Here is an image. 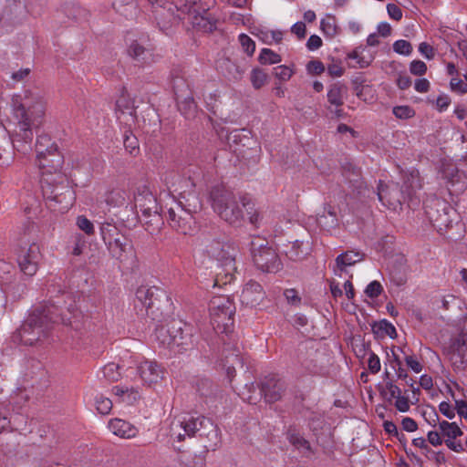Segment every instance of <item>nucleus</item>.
<instances>
[{"label": "nucleus", "instance_id": "3c124183", "mask_svg": "<svg viewBox=\"0 0 467 467\" xmlns=\"http://www.w3.org/2000/svg\"><path fill=\"white\" fill-rule=\"evenodd\" d=\"M77 225L81 231H83L88 235H91L95 232L92 222L84 215L77 217Z\"/></svg>", "mask_w": 467, "mask_h": 467}, {"label": "nucleus", "instance_id": "864d4df0", "mask_svg": "<svg viewBox=\"0 0 467 467\" xmlns=\"http://www.w3.org/2000/svg\"><path fill=\"white\" fill-rule=\"evenodd\" d=\"M304 368L313 375L321 374L324 370V368L321 364L318 363L317 358L306 359L303 363Z\"/></svg>", "mask_w": 467, "mask_h": 467}, {"label": "nucleus", "instance_id": "cd10ccee", "mask_svg": "<svg viewBox=\"0 0 467 467\" xmlns=\"http://www.w3.org/2000/svg\"><path fill=\"white\" fill-rule=\"evenodd\" d=\"M135 113L134 102L128 95L122 94L116 101L117 117L120 119L121 115H128L129 119L126 121H134L136 118Z\"/></svg>", "mask_w": 467, "mask_h": 467}, {"label": "nucleus", "instance_id": "dca6fc26", "mask_svg": "<svg viewBox=\"0 0 467 467\" xmlns=\"http://www.w3.org/2000/svg\"><path fill=\"white\" fill-rule=\"evenodd\" d=\"M133 202L140 213L152 212L154 210H162L164 204L160 203L155 195L146 183H140L136 186L133 192Z\"/></svg>", "mask_w": 467, "mask_h": 467}, {"label": "nucleus", "instance_id": "c756f323", "mask_svg": "<svg viewBox=\"0 0 467 467\" xmlns=\"http://www.w3.org/2000/svg\"><path fill=\"white\" fill-rule=\"evenodd\" d=\"M317 223L327 229L337 227L339 222L335 209L329 204L325 205L323 213L317 217Z\"/></svg>", "mask_w": 467, "mask_h": 467}, {"label": "nucleus", "instance_id": "6e6d98bb", "mask_svg": "<svg viewBox=\"0 0 467 467\" xmlns=\"http://www.w3.org/2000/svg\"><path fill=\"white\" fill-rule=\"evenodd\" d=\"M368 368L372 374H377L380 371L379 358L372 351L368 352Z\"/></svg>", "mask_w": 467, "mask_h": 467}, {"label": "nucleus", "instance_id": "58836bf2", "mask_svg": "<svg viewBox=\"0 0 467 467\" xmlns=\"http://www.w3.org/2000/svg\"><path fill=\"white\" fill-rule=\"evenodd\" d=\"M181 461L184 464L185 467H204L205 466V458L202 455L197 454H182L181 456Z\"/></svg>", "mask_w": 467, "mask_h": 467}, {"label": "nucleus", "instance_id": "69168bd1", "mask_svg": "<svg viewBox=\"0 0 467 467\" xmlns=\"http://www.w3.org/2000/svg\"><path fill=\"white\" fill-rule=\"evenodd\" d=\"M439 410L448 419L451 420L455 417V409L446 401H442L439 405Z\"/></svg>", "mask_w": 467, "mask_h": 467}, {"label": "nucleus", "instance_id": "774afa93", "mask_svg": "<svg viewBox=\"0 0 467 467\" xmlns=\"http://www.w3.org/2000/svg\"><path fill=\"white\" fill-rule=\"evenodd\" d=\"M450 84L453 91H458L462 94L467 92V84L464 83L462 79L452 78Z\"/></svg>", "mask_w": 467, "mask_h": 467}, {"label": "nucleus", "instance_id": "4468645a", "mask_svg": "<svg viewBox=\"0 0 467 467\" xmlns=\"http://www.w3.org/2000/svg\"><path fill=\"white\" fill-rule=\"evenodd\" d=\"M110 228L116 231V228L109 223H104L101 226L102 238L105 242L108 241V248L115 258L120 262L127 261L133 255L132 242L125 235L119 234H117L116 237L112 238Z\"/></svg>", "mask_w": 467, "mask_h": 467}, {"label": "nucleus", "instance_id": "39448f33", "mask_svg": "<svg viewBox=\"0 0 467 467\" xmlns=\"http://www.w3.org/2000/svg\"><path fill=\"white\" fill-rule=\"evenodd\" d=\"M168 201L164 203L166 209V220L170 227L181 234H192L197 230V223L194 214L201 209V204L196 196H192V202L180 195L179 199L167 194Z\"/></svg>", "mask_w": 467, "mask_h": 467}, {"label": "nucleus", "instance_id": "a18cd8bd", "mask_svg": "<svg viewBox=\"0 0 467 467\" xmlns=\"http://www.w3.org/2000/svg\"><path fill=\"white\" fill-rule=\"evenodd\" d=\"M256 390V387L254 386V384L252 382L250 384L246 383L243 389H240V391L238 392V395L245 401L251 403V404H255L256 401L258 400V398L257 397H254L253 395L254 392H255Z\"/></svg>", "mask_w": 467, "mask_h": 467}, {"label": "nucleus", "instance_id": "423d86ee", "mask_svg": "<svg viewBox=\"0 0 467 467\" xmlns=\"http://www.w3.org/2000/svg\"><path fill=\"white\" fill-rule=\"evenodd\" d=\"M42 192L48 207L59 213H66L73 205L75 192L65 174L57 173L51 178H41Z\"/></svg>", "mask_w": 467, "mask_h": 467}, {"label": "nucleus", "instance_id": "2f4dec72", "mask_svg": "<svg viewBox=\"0 0 467 467\" xmlns=\"http://www.w3.org/2000/svg\"><path fill=\"white\" fill-rule=\"evenodd\" d=\"M128 198V192L124 189L117 188L106 194L105 202L109 206L120 207L126 203Z\"/></svg>", "mask_w": 467, "mask_h": 467}, {"label": "nucleus", "instance_id": "aec40b11", "mask_svg": "<svg viewBox=\"0 0 467 467\" xmlns=\"http://www.w3.org/2000/svg\"><path fill=\"white\" fill-rule=\"evenodd\" d=\"M265 297V292L262 285L253 280L247 282L240 295L241 303L249 307L259 306Z\"/></svg>", "mask_w": 467, "mask_h": 467}, {"label": "nucleus", "instance_id": "2eb2a0df", "mask_svg": "<svg viewBox=\"0 0 467 467\" xmlns=\"http://www.w3.org/2000/svg\"><path fill=\"white\" fill-rule=\"evenodd\" d=\"M41 259L40 246L35 242L20 246L17 251V263L26 275L33 276L36 273Z\"/></svg>", "mask_w": 467, "mask_h": 467}, {"label": "nucleus", "instance_id": "f257e3e1", "mask_svg": "<svg viewBox=\"0 0 467 467\" xmlns=\"http://www.w3.org/2000/svg\"><path fill=\"white\" fill-rule=\"evenodd\" d=\"M69 304L66 307L69 316L58 306L59 302L43 305L34 309L17 330L20 341L27 346L44 342L49 336L55 323L71 325V317H76L78 308L69 294L66 295Z\"/></svg>", "mask_w": 467, "mask_h": 467}, {"label": "nucleus", "instance_id": "13d9d810", "mask_svg": "<svg viewBox=\"0 0 467 467\" xmlns=\"http://www.w3.org/2000/svg\"><path fill=\"white\" fill-rule=\"evenodd\" d=\"M382 292V285L378 281H372L369 283L366 289L365 293L366 295L370 298L378 297Z\"/></svg>", "mask_w": 467, "mask_h": 467}, {"label": "nucleus", "instance_id": "9b49d317", "mask_svg": "<svg viewBox=\"0 0 467 467\" xmlns=\"http://www.w3.org/2000/svg\"><path fill=\"white\" fill-rule=\"evenodd\" d=\"M454 371H464L467 366V316L462 320L459 332L450 338L445 348Z\"/></svg>", "mask_w": 467, "mask_h": 467}, {"label": "nucleus", "instance_id": "393cba45", "mask_svg": "<svg viewBox=\"0 0 467 467\" xmlns=\"http://www.w3.org/2000/svg\"><path fill=\"white\" fill-rule=\"evenodd\" d=\"M364 254L358 251H346L338 254L336 258L335 266L333 267L336 275H341L342 272L346 271L348 266H352L355 264L364 259Z\"/></svg>", "mask_w": 467, "mask_h": 467}, {"label": "nucleus", "instance_id": "e433bc0d", "mask_svg": "<svg viewBox=\"0 0 467 467\" xmlns=\"http://www.w3.org/2000/svg\"><path fill=\"white\" fill-rule=\"evenodd\" d=\"M363 51H364V48L358 47L348 55V57L349 59H355L357 61L358 67L359 68L368 67L373 61V57L372 56H369L368 57H364L362 55Z\"/></svg>", "mask_w": 467, "mask_h": 467}, {"label": "nucleus", "instance_id": "de8ad7c7", "mask_svg": "<svg viewBox=\"0 0 467 467\" xmlns=\"http://www.w3.org/2000/svg\"><path fill=\"white\" fill-rule=\"evenodd\" d=\"M96 409L102 415H108L112 410V401L103 395H99L95 400Z\"/></svg>", "mask_w": 467, "mask_h": 467}, {"label": "nucleus", "instance_id": "8fccbe9b", "mask_svg": "<svg viewBox=\"0 0 467 467\" xmlns=\"http://www.w3.org/2000/svg\"><path fill=\"white\" fill-rule=\"evenodd\" d=\"M393 50L398 54L409 56L412 52V46L409 41L400 39L394 42Z\"/></svg>", "mask_w": 467, "mask_h": 467}, {"label": "nucleus", "instance_id": "6ab92c4d", "mask_svg": "<svg viewBox=\"0 0 467 467\" xmlns=\"http://www.w3.org/2000/svg\"><path fill=\"white\" fill-rule=\"evenodd\" d=\"M64 163V157L59 151L50 154H45L43 157L36 158V164L41 170L42 178L47 176L49 178L62 173L61 169Z\"/></svg>", "mask_w": 467, "mask_h": 467}, {"label": "nucleus", "instance_id": "f8f14e48", "mask_svg": "<svg viewBox=\"0 0 467 467\" xmlns=\"http://www.w3.org/2000/svg\"><path fill=\"white\" fill-rule=\"evenodd\" d=\"M424 209L431 223L438 231L451 225L456 211L444 199L432 196L424 201Z\"/></svg>", "mask_w": 467, "mask_h": 467}, {"label": "nucleus", "instance_id": "bf43d9fd", "mask_svg": "<svg viewBox=\"0 0 467 467\" xmlns=\"http://www.w3.org/2000/svg\"><path fill=\"white\" fill-rule=\"evenodd\" d=\"M443 176L451 185H454V183L459 182L461 178V174L456 167H449L444 169Z\"/></svg>", "mask_w": 467, "mask_h": 467}, {"label": "nucleus", "instance_id": "09e8293b", "mask_svg": "<svg viewBox=\"0 0 467 467\" xmlns=\"http://www.w3.org/2000/svg\"><path fill=\"white\" fill-rule=\"evenodd\" d=\"M392 112L396 118L400 119H408L415 115L414 109L410 106H396Z\"/></svg>", "mask_w": 467, "mask_h": 467}, {"label": "nucleus", "instance_id": "a211bd4d", "mask_svg": "<svg viewBox=\"0 0 467 467\" xmlns=\"http://www.w3.org/2000/svg\"><path fill=\"white\" fill-rule=\"evenodd\" d=\"M285 389V381L275 376H269L262 382L258 395H264L266 402L274 403L281 400Z\"/></svg>", "mask_w": 467, "mask_h": 467}, {"label": "nucleus", "instance_id": "5701e85b", "mask_svg": "<svg viewBox=\"0 0 467 467\" xmlns=\"http://www.w3.org/2000/svg\"><path fill=\"white\" fill-rule=\"evenodd\" d=\"M163 214L166 215L164 207H162V210L141 213L140 219L145 230L153 235L159 234L164 225Z\"/></svg>", "mask_w": 467, "mask_h": 467}, {"label": "nucleus", "instance_id": "37998d69", "mask_svg": "<svg viewBox=\"0 0 467 467\" xmlns=\"http://www.w3.org/2000/svg\"><path fill=\"white\" fill-rule=\"evenodd\" d=\"M320 27L323 33L329 37H333L337 34V27L334 16H327L322 19Z\"/></svg>", "mask_w": 467, "mask_h": 467}, {"label": "nucleus", "instance_id": "0e129e2a", "mask_svg": "<svg viewBox=\"0 0 467 467\" xmlns=\"http://www.w3.org/2000/svg\"><path fill=\"white\" fill-rule=\"evenodd\" d=\"M12 269L13 266L10 264L5 261H0V280L3 282L10 281Z\"/></svg>", "mask_w": 467, "mask_h": 467}, {"label": "nucleus", "instance_id": "49530a36", "mask_svg": "<svg viewBox=\"0 0 467 467\" xmlns=\"http://www.w3.org/2000/svg\"><path fill=\"white\" fill-rule=\"evenodd\" d=\"M216 387L207 379H201L197 383V391L202 397H211Z\"/></svg>", "mask_w": 467, "mask_h": 467}, {"label": "nucleus", "instance_id": "a878e982", "mask_svg": "<svg viewBox=\"0 0 467 467\" xmlns=\"http://www.w3.org/2000/svg\"><path fill=\"white\" fill-rule=\"evenodd\" d=\"M180 327L175 326V320L168 323L165 326H160L155 329V339L164 348L171 349L173 333H178Z\"/></svg>", "mask_w": 467, "mask_h": 467}, {"label": "nucleus", "instance_id": "6e6552de", "mask_svg": "<svg viewBox=\"0 0 467 467\" xmlns=\"http://www.w3.org/2000/svg\"><path fill=\"white\" fill-rule=\"evenodd\" d=\"M213 211L230 224H238L244 219V212L234 193L223 185L213 186L210 192Z\"/></svg>", "mask_w": 467, "mask_h": 467}, {"label": "nucleus", "instance_id": "052dcab7", "mask_svg": "<svg viewBox=\"0 0 467 467\" xmlns=\"http://www.w3.org/2000/svg\"><path fill=\"white\" fill-rule=\"evenodd\" d=\"M410 71L415 76H422L427 71V66L421 60H413L410 65Z\"/></svg>", "mask_w": 467, "mask_h": 467}, {"label": "nucleus", "instance_id": "b1692460", "mask_svg": "<svg viewBox=\"0 0 467 467\" xmlns=\"http://www.w3.org/2000/svg\"><path fill=\"white\" fill-rule=\"evenodd\" d=\"M286 439L289 443L302 456L310 458L315 453V450L298 431L289 428L286 431Z\"/></svg>", "mask_w": 467, "mask_h": 467}, {"label": "nucleus", "instance_id": "1a4fd4ad", "mask_svg": "<svg viewBox=\"0 0 467 467\" xmlns=\"http://www.w3.org/2000/svg\"><path fill=\"white\" fill-rule=\"evenodd\" d=\"M136 297L144 306L147 316L157 322L170 312L172 305L167 292L157 286H140Z\"/></svg>", "mask_w": 467, "mask_h": 467}, {"label": "nucleus", "instance_id": "f03ea898", "mask_svg": "<svg viewBox=\"0 0 467 467\" xmlns=\"http://www.w3.org/2000/svg\"><path fill=\"white\" fill-rule=\"evenodd\" d=\"M13 117L16 126L12 140L14 149L23 153L31 150L32 129L40 125L45 114V101L38 93L26 91L12 99Z\"/></svg>", "mask_w": 467, "mask_h": 467}, {"label": "nucleus", "instance_id": "473e14b6", "mask_svg": "<svg viewBox=\"0 0 467 467\" xmlns=\"http://www.w3.org/2000/svg\"><path fill=\"white\" fill-rule=\"evenodd\" d=\"M240 202L242 206L246 210L249 223L256 228L260 227L263 217L262 214L256 209H254V203H252L251 201L246 197L240 198Z\"/></svg>", "mask_w": 467, "mask_h": 467}, {"label": "nucleus", "instance_id": "4d7b16f0", "mask_svg": "<svg viewBox=\"0 0 467 467\" xmlns=\"http://www.w3.org/2000/svg\"><path fill=\"white\" fill-rule=\"evenodd\" d=\"M124 147L130 154H136L139 151L137 138L133 135H125Z\"/></svg>", "mask_w": 467, "mask_h": 467}, {"label": "nucleus", "instance_id": "c9c22d12", "mask_svg": "<svg viewBox=\"0 0 467 467\" xmlns=\"http://www.w3.org/2000/svg\"><path fill=\"white\" fill-rule=\"evenodd\" d=\"M439 427L442 436L447 439L457 438L458 436L462 435V431L455 422L450 423L446 420H442L440 422Z\"/></svg>", "mask_w": 467, "mask_h": 467}, {"label": "nucleus", "instance_id": "4be33fe9", "mask_svg": "<svg viewBox=\"0 0 467 467\" xmlns=\"http://www.w3.org/2000/svg\"><path fill=\"white\" fill-rule=\"evenodd\" d=\"M181 84H182V79H174L173 88L178 109L186 118H191L195 114L197 106L190 93L186 96L182 94V90L180 89Z\"/></svg>", "mask_w": 467, "mask_h": 467}, {"label": "nucleus", "instance_id": "f704fd0d", "mask_svg": "<svg viewBox=\"0 0 467 467\" xmlns=\"http://www.w3.org/2000/svg\"><path fill=\"white\" fill-rule=\"evenodd\" d=\"M379 391L388 401H391L393 399L401 395L400 389L395 385L392 380H387L385 387L379 386Z\"/></svg>", "mask_w": 467, "mask_h": 467}, {"label": "nucleus", "instance_id": "20e7f679", "mask_svg": "<svg viewBox=\"0 0 467 467\" xmlns=\"http://www.w3.org/2000/svg\"><path fill=\"white\" fill-rule=\"evenodd\" d=\"M171 436L179 441L185 440V437H194L196 434L201 438H206L208 443L204 447L209 451H215L220 443V431L210 419L204 416H192L189 414L180 416L171 423Z\"/></svg>", "mask_w": 467, "mask_h": 467}, {"label": "nucleus", "instance_id": "9d476101", "mask_svg": "<svg viewBox=\"0 0 467 467\" xmlns=\"http://www.w3.org/2000/svg\"><path fill=\"white\" fill-rule=\"evenodd\" d=\"M235 306L227 296H215L210 302V317L213 329L227 334L234 325Z\"/></svg>", "mask_w": 467, "mask_h": 467}, {"label": "nucleus", "instance_id": "7ed1b4c3", "mask_svg": "<svg viewBox=\"0 0 467 467\" xmlns=\"http://www.w3.org/2000/svg\"><path fill=\"white\" fill-rule=\"evenodd\" d=\"M200 246L198 252L210 260L217 261L222 268V271L216 274L214 285L231 284L236 271L235 248L231 244L223 243L208 234L202 235Z\"/></svg>", "mask_w": 467, "mask_h": 467}, {"label": "nucleus", "instance_id": "c85d7f7f", "mask_svg": "<svg viewBox=\"0 0 467 467\" xmlns=\"http://www.w3.org/2000/svg\"><path fill=\"white\" fill-rule=\"evenodd\" d=\"M58 151L57 144L47 134L39 135L36 139V158L43 157L45 154H50Z\"/></svg>", "mask_w": 467, "mask_h": 467}, {"label": "nucleus", "instance_id": "ddd939ff", "mask_svg": "<svg viewBox=\"0 0 467 467\" xmlns=\"http://www.w3.org/2000/svg\"><path fill=\"white\" fill-rule=\"evenodd\" d=\"M251 254L256 267L263 272L275 273L281 268V261L276 252L266 240L255 236L251 241Z\"/></svg>", "mask_w": 467, "mask_h": 467}, {"label": "nucleus", "instance_id": "79ce46f5", "mask_svg": "<svg viewBox=\"0 0 467 467\" xmlns=\"http://www.w3.org/2000/svg\"><path fill=\"white\" fill-rule=\"evenodd\" d=\"M104 378L111 382L118 381L120 379L119 366L116 363H109L104 366L103 369Z\"/></svg>", "mask_w": 467, "mask_h": 467}, {"label": "nucleus", "instance_id": "a19ab883", "mask_svg": "<svg viewBox=\"0 0 467 467\" xmlns=\"http://www.w3.org/2000/svg\"><path fill=\"white\" fill-rule=\"evenodd\" d=\"M129 54L138 61H144L150 51L137 41H133L130 46Z\"/></svg>", "mask_w": 467, "mask_h": 467}, {"label": "nucleus", "instance_id": "603ef678", "mask_svg": "<svg viewBox=\"0 0 467 467\" xmlns=\"http://www.w3.org/2000/svg\"><path fill=\"white\" fill-rule=\"evenodd\" d=\"M239 42L244 51L248 55L252 56L255 50V44L253 39L245 34L239 36Z\"/></svg>", "mask_w": 467, "mask_h": 467}, {"label": "nucleus", "instance_id": "412c9836", "mask_svg": "<svg viewBox=\"0 0 467 467\" xmlns=\"http://www.w3.org/2000/svg\"><path fill=\"white\" fill-rule=\"evenodd\" d=\"M138 373L144 384L150 386L163 378L164 371L157 362L145 360L138 366Z\"/></svg>", "mask_w": 467, "mask_h": 467}, {"label": "nucleus", "instance_id": "c03bdc74", "mask_svg": "<svg viewBox=\"0 0 467 467\" xmlns=\"http://www.w3.org/2000/svg\"><path fill=\"white\" fill-rule=\"evenodd\" d=\"M267 74L261 68H254L251 73V82L254 88L259 89L265 85Z\"/></svg>", "mask_w": 467, "mask_h": 467}, {"label": "nucleus", "instance_id": "5fc2aeb1", "mask_svg": "<svg viewBox=\"0 0 467 467\" xmlns=\"http://www.w3.org/2000/svg\"><path fill=\"white\" fill-rule=\"evenodd\" d=\"M294 72L293 70L286 66H278L274 67V75L276 78L281 81H287L291 78Z\"/></svg>", "mask_w": 467, "mask_h": 467}, {"label": "nucleus", "instance_id": "0eeeda50", "mask_svg": "<svg viewBox=\"0 0 467 467\" xmlns=\"http://www.w3.org/2000/svg\"><path fill=\"white\" fill-rule=\"evenodd\" d=\"M422 187L421 179L418 171H411L404 177V182L400 189L397 183L385 185L379 183L378 188V197L382 202L385 201L389 205L395 206L401 204L406 201H413L417 191Z\"/></svg>", "mask_w": 467, "mask_h": 467}, {"label": "nucleus", "instance_id": "72a5a7b5", "mask_svg": "<svg viewBox=\"0 0 467 467\" xmlns=\"http://www.w3.org/2000/svg\"><path fill=\"white\" fill-rule=\"evenodd\" d=\"M112 391L116 396L121 397L122 401L128 402L130 404L133 403L140 398L139 392L132 388L129 389L115 386L113 387Z\"/></svg>", "mask_w": 467, "mask_h": 467}, {"label": "nucleus", "instance_id": "7c9ffc66", "mask_svg": "<svg viewBox=\"0 0 467 467\" xmlns=\"http://www.w3.org/2000/svg\"><path fill=\"white\" fill-rule=\"evenodd\" d=\"M347 91L348 88L341 83L337 82L331 85L327 92L328 102L336 108L341 107L344 104V96Z\"/></svg>", "mask_w": 467, "mask_h": 467}, {"label": "nucleus", "instance_id": "e2e57ef3", "mask_svg": "<svg viewBox=\"0 0 467 467\" xmlns=\"http://www.w3.org/2000/svg\"><path fill=\"white\" fill-rule=\"evenodd\" d=\"M306 69L310 74L320 75L325 71V67L319 60H310L306 65Z\"/></svg>", "mask_w": 467, "mask_h": 467}, {"label": "nucleus", "instance_id": "680f3d73", "mask_svg": "<svg viewBox=\"0 0 467 467\" xmlns=\"http://www.w3.org/2000/svg\"><path fill=\"white\" fill-rule=\"evenodd\" d=\"M232 360H229V357H226V362L229 363V366L226 368L227 376L231 379L234 376L235 373V364H243L242 358H239V354H232Z\"/></svg>", "mask_w": 467, "mask_h": 467}, {"label": "nucleus", "instance_id": "bb28decb", "mask_svg": "<svg viewBox=\"0 0 467 467\" xmlns=\"http://www.w3.org/2000/svg\"><path fill=\"white\" fill-rule=\"evenodd\" d=\"M109 429L114 435L123 439L133 438L138 432V430L132 424L118 418L109 420Z\"/></svg>", "mask_w": 467, "mask_h": 467}, {"label": "nucleus", "instance_id": "338daca9", "mask_svg": "<svg viewBox=\"0 0 467 467\" xmlns=\"http://www.w3.org/2000/svg\"><path fill=\"white\" fill-rule=\"evenodd\" d=\"M387 11L389 16L396 21H400L402 18V11L395 4H388Z\"/></svg>", "mask_w": 467, "mask_h": 467}, {"label": "nucleus", "instance_id": "f3484780", "mask_svg": "<svg viewBox=\"0 0 467 467\" xmlns=\"http://www.w3.org/2000/svg\"><path fill=\"white\" fill-rule=\"evenodd\" d=\"M175 326L179 327L180 329L178 333H173L172 339H174V342H172L171 350L182 353L192 348L195 342V329L193 327L182 321H175Z\"/></svg>", "mask_w": 467, "mask_h": 467}, {"label": "nucleus", "instance_id": "4c0bfd02", "mask_svg": "<svg viewBox=\"0 0 467 467\" xmlns=\"http://www.w3.org/2000/svg\"><path fill=\"white\" fill-rule=\"evenodd\" d=\"M258 60L263 65H273L281 62V56L269 48H263Z\"/></svg>", "mask_w": 467, "mask_h": 467}, {"label": "nucleus", "instance_id": "ea45409f", "mask_svg": "<svg viewBox=\"0 0 467 467\" xmlns=\"http://www.w3.org/2000/svg\"><path fill=\"white\" fill-rule=\"evenodd\" d=\"M344 176L349 182L357 183L358 187L362 183L360 182V170L352 163H347L344 166Z\"/></svg>", "mask_w": 467, "mask_h": 467}]
</instances>
